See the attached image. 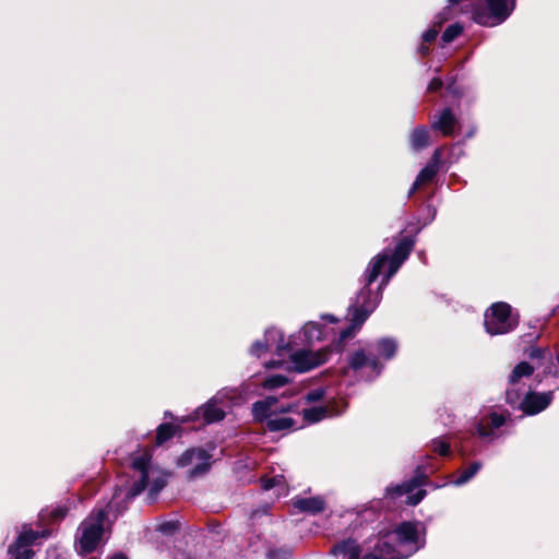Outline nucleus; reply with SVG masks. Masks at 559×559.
<instances>
[{
    "instance_id": "18",
    "label": "nucleus",
    "mask_w": 559,
    "mask_h": 559,
    "mask_svg": "<svg viewBox=\"0 0 559 559\" xmlns=\"http://www.w3.org/2000/svg\"><path fill=\"white\" fill-rule=\"evenodd\" d=\"M530 358L537 360H546L550 364L549 367H545L544 371L559 378V355L555 358L550 352L544 350L538 347H533L528 354Z\"/></svg>"
},
{
    "instance_id": "14",
    "label": "nucleus",
    "mask_w": 559,
    "mask_h": 559,
    "mask_svg": "<svg viewBox=\"0 0 559 559\" xmlns=\"http://www.w3.org/2000/svg\"><path fill=\"white\" fill-rule=\"evenodd\" d=\"M535 367L531 366L528 362L522 361L518 364L511 374L509 376V388L507 389V402L514 406L520 401V388L521 381L523 378H528Z\"/></svg>"
},
{
    "instance_id": "29",
    "label": "nucleus",
    "mask_w": 559,
    "mask_h": 559,
    "mask_svg": "<svg viewBox=\"0 0 559 559\" xmlns=\"http://www.w3.org/2000/svg\"><path fill=\"white\" fill-rule=\"evenodd\" d=\"M287 383V378L281 374L271 376L264 380L263 386L264 389H276L282 388Z\"/></svg>"
},
{
    "instance_id": "41",
    "label": "nucleus",
    "mask_w": 559,
    "mask_h": 559,
    "mask_svg": "<svg viewBox=\"0 0 559 559\" xmlns=\"http://www.w3.org/2000/svg\"><path fill=\"white\" fill-rule=\"evenodd\" d=\"M323 319H326V320H329L332 323L336 321V319L333 316H330V314L324 316Z\"/></svg>"
},
{
    "instance_id": "28",
    "label": "nucleus",
    "mask_w": 559,
    "mask_h": 559,
    "mask_svg": "<svg viewBox=\"0 0 559 559\" xmlns=\"http://www.w3.org/2000/svg\"><path fill=\"white\" fill-rule=\"evenodd\" d=\"M174 433H175V428L173 425H170V424L159 425V427L157 428V436H156L157 444L164 443L165 441L170 439L174 436Z\"/></svg>"
},
{
    "instance_id": "6",
    "label": "nucleus",
    "mask_w": 559,
    "mask_h": 559,
    "mask_svg": "<svg viewBox=\"0 0 559 559\" xmlns=\"http://www.w3.org/2000/svg\"><path fill=\"white\" fill-rule=\"evenodd\" d=\"M484 324L487 333L498 335L512 331L518 324V319L512 314L508 304L496 302L486 311Z\"/></svg>"
},
{
    "instance_id": "39",
    "label": "nucleus",
    "mask_w": 559,
    "mask_h": 559,
    "mask_svg": "<svg viewBox=\"0 0 559 559\" xmlns=\"http://www.w3.org/2000/svg\"><path fill=\"white\" fill-rule=\"evenodd\" d=\"M419 52H420L421 55H427V53L429 52V48H428L427 46H425V45H421V46L419 47Z\"/></svg>"
},
{
    "instance_id": "31",
    "label": "nucleus",
    "mask_w": 559,
    "mask_h": 559,
    "mask_svg": "<svg viewBox=\"0 0 559 559\" xmlns=\"http://www.w3.org/2000/svg\"><path fill=\"white\" fill-rule=\"evenodd\" d=\"M432 451L440 455H448L450 452V444L443 439H435L431 442Z\"/></svg>"
},
{
    "instance_id": "43",
    "label": "nucleus",
    "mask_w": 559,
    "mask_h": 559,
    "mask_svg": "<svg viewBox=\"0 0 559 559\" xmlns=\"http://www.w3.org/2000/svg\"><path fill=\"white\" fill-rule=\"evenodd\" d=\"M277 364H278V362L271 361V362L265 364V366H266L267 368H270V367H275V366H277Z\"/></svg>"
},
{
    "instance_id": "36",
    "label": "nucleus",
    "mask_w": 559,
    "mask_h": 559,
    "mask_svg": "<svg viewBox=\"0 0 559 559\" xmlns=\"http://www.w3.org/2000/svg\"><path fill=\"white\" fill-rule=\"evenodd\" d=\"M176 528L177 525L174 522H165L158 526V531L163 534H171Z\"/></svg>"
},
{
    "instance_id": "44",
    "label": "nucleus",
    "mask_w": 559,
    "mask_h": 559,
    "mask_svg": "<svg viewBox=\"0 0 559 559\" xmlns=\"http://www.w3.org/2000/svg\"><path fill=\"white\" fill-rule=\"evenodd\" d=\"M460 1H461V0H449V3H450L451 5H454V4L459 3Z\"/></svg>"
},
{
    "instance_id": "33",
    "label": "nucleus",
    "mask_w": 559,
    "mask_h": 559,
    "mask_svg": "<svg viewBox=\"0 0 559 559\" xmlns=\"http://www.w3.org/2000/svg\"><path fill=\"white\" fill-rule=\"evenodd\" d=\"M324 396V390L321 388L309 391L305 395V400L309 403L322 400Z\"/></svg>"
},
{
    "instance_id": "2",
    "label": "nucleus",
    "mask_w": 559,
    "mask_h": 559,
    "mask_svg": "<svg viewBox=\"0 0 559 559\" xmlns=\"http://www.w3.org/2000/svg\"><path fill=\"white\" fill-rule=\"evenodd\" d=\"M414 243L412 238L405 237L396 245L392 254L382 251L370 261L364 276L365 286L349 307L352 323L341 331L338 343L354 336L373 312L382 298V290L408 258Z\"/></svg>"
},
{
    "instance_id": "15",
    "label": "nucleus",
    "mask_w": 559,
    "mask_h": 559,
    "mask_svg": "<svg viewBox=\"0 0 559 559\" xmlns=\"http://www.w3.org/2000/svg\"><path fill=\"white\" fill-rule=\"evenodd\" d=\"M423 484L421 476L417 475L409 481H405L403 484H399L395 486H390L386 488V493L391 497H400L403 495H408L406 498V503L411 506L418 504L426 496V491L424 489H418L416 493L409 495L414 489L419 487Z\"/></svg>"
},
{
    "instance_id": "23",
    "label": "nucleus",
    "mask_w": 559,
    "mask_h": 559,
    "mask_svg": "<svg viewBox=\"0 0 559 559\" xmlns=\"http://www.w3.org/2000/svg\"><path fill=\"white\" fill-rule=\"evenodd\" d=\"M305 341L311 344L314 341H320L325 337L326 332L318 322H308L304 325L301 331Z\"/></svg>"
},
{
    "instance_id": "20",
    "label": "nucleus",
    "mask_w": 559,
    "mask_h": 559,
    "mask_svg": "<svg viewBox=\"0 0 559 559\" xmlns=\"http://www.w3.org/2000/svg\"><path fill=\"white\" fill-rule=\"evenodd\" d=\"M331 552L336 557L342 556L343 559H358L360 549L355 540L348 539L336 544Z\"/></svg>"
},
{
    "instance_id": "25",
    "label": "nucleus",
    "mask_w": 559,
    "mask_h": 559,
    "mask_svg": "<svg viewBox=\"0 0 559 559\" xmlns=\"http://www.w3.org/2000/svg\"><path fill=\"white\" fill-rule=\"evenodd\" d=\"M261 485L264 490H270L273 488H277V495H286L287 493V484L284 475H275L273 477H263L261 478Z\"/></svg>"
},
{
    "instance_id": "40",
    "label": "nucleus",
    "mask_w": 559,
    "mask_h": 559,
    "mask_svg": "<svg viewBox=\"0 0 559 559\" xmlns=\"http://www.w3.org/2000/svg\"><path fill=\"white\" fill-rule=\"evenodd\" d=\"M108 559H127V557L122 554H116L114 555L112 557L108 558Z\"/></svg>"
},
{
    "instance_id": "8",
    "label": "nucleus",
    "mask_w": 559,
    "mask_h": 559,
    "mask_svg": "<svg viewBox=\"0 0 559 559\" xmlns=\"http://www.w3.org/2000/svg\"><path fill=\"white\" fill-rule=\"evenodd\" d=\"M237 396L235 389H223L212 397L204 406L199 407L194 412V417H202L206 424H212L222 420L225 417V412L221 405H224L225 400H234Z\"/></svg>"
},
{
    "instance_id": "17",
    "label": "nucleus",
    "mask_w": 559,
    "mask_h": 559,
    "mask_svg": "<svg viewBox=\"0 0 559 559\" xmlns=\"http://www.w3.org/2000/svg\"><path fill=\"white\" fill-rule=\"evenodd\" d=\"M456 119L450 108H445L441 111L439 117L432 121L431 127L435 130H439L442 132L443 135H453L455 127H456Z\"/></svg>"
},
{
    "instance_id": "1",
    "label": "nucleus",
    "mask_w": 559,
    "mask_h": 559,
    "mask_svg": "<svg viewBox=\"0 0 559 559\" xmlns=\"http://www.w3.org/2000/svg\"><path fill=\"white\" fill-rule=\"evenodd\" d=\"M133 483L128 489L120 486L105 508L95 509L80 524L75 534L74 547L80 555L95 551L104 540L105 522L110 514L116 519L127 509V503L146 487L148 498L154 500L166 486L167 474L151 463V453L145 450L132 460Z\"/></svg>"
},
{
    "instance_id": "10",
    "label": "nucleus",
    "mask_w": 559,
    "mask_h": 559,
    "mask_svg": "<svg viewBox=\"0 0 559 559\" xmlns=\"http://www.w3.org/2000/svg\"><path fill=\"white\" fill-rule=\"evenodd\" d=\"M48 535L46 530L33 531L32 528L24 527L15 544L9 548L10 559H32L34 551L31 549V546L34 545L37 539L46 538Z\"/></svg>"
},
{
    "instance_id": "13",
    "label": "nucleus",
    "mask_w": 559,
    "mask_h": 559,
    "mask_svg": "<svg viewBox=\"0 0 559 559\" xmlns=\"http://www.w3.org/2000/svg\"><path fill=\"white\" fill-rule=\"evenodd\" d=\"M552 401V392L537 393L520 390V401L514 405L519 406L527 415H536L546 409Z\"/></svg>"
},
{
    "instance_id": "34",
    "label": "nucleus",
    "mask_w": 559,
    "mask_h": 559,
    "mask_svg": "<svg viewBox=\"0 0 559 559\" xmlns=\"http://www.w3.org/2000/svg\"><path fill=\"white\" fill-rule=\"evenodd\" d=\"M439 33V28L438 27H431L429 29H427L424 35H423V40L424 43H431L436 39L437 35Z\"/></svg>"
},
{
    "instance_id": "19",
    "label": "nucleus",
    "mask_w": 559,
    "mask_h": 559,
    "mask_svg": "<svg viewBox=\"0 0 559 559\" xmlns=\"http://www.w3.org/2000/svg\"><path fill=\"white\" fill-rule=\"evenodd\" d=\"M293 506L301 512L317 514L324 510L325 502L321 497L297 498L294 500Z\"/></svg>"
},
{
    "instance_id": "3",
    "label": "nucleus",
    "mask_w": 559,
    "mask_h": 559,
    "mask_svg": "<svg viewBox=\"0 0 559 559\" xmlns=\"http://www.w3.org/2000/svg\"><path fill=\"white\" fill-rule=\"evenodd\" d=\"M373 551L362 559H404L416 552L423 545L416 524L402 523L393 532L376 538Z\"/></svg>"
},
{
    "instance_id": "11",
    "label": "nucleus",
    "mask_w": 559,
    "mask_h": 559,
    "mask_svg": "<svg viewBox=\"0 0 559 559\" xmlns=\"http://www.w3.org/2000/svg\"><path fill=\"white\" fill-rule=\"evenodd\" d=\"M508 414L490 412L476 423V433L485 441H493L501 436L500 429L507 421Z\"/></svg>"
},
{
    "instance_id": "21",
    "label": "nucleus",
    "mask_w": 559,
    "mask_h": 559,
    "mask_svg": "<svg viewBox=\"0 0 559 559\" xmlns=\"http://www.w3.org/2000/svg\"><path fill=\"white\" fill-rule=\"evenodd\" d=\"M264 341L266 346H271L278 355H282L287 348V344L284 341V336L280 330L269 329L265 331Z\"/></svg>"
},
{
    "instance_id": "12",
    "label": "nucleus",
    "mask_w": 559,
    "mask_h": 559,
    "mask_svg": "<svg viewBox=\"0 0 559 559\" xmlns=\"http://www.w3.org/2000/svg\"><path fill=\"white\" fill-rule=\"evenodd\" d=\"M328 354V349H300L292 354L290 360L297 371L306 372L325 362Z\"/></svg>"
},
{
    "instance_id": "37",
    "label": "nucleus",
    "mask_w": 559,
    "mask_h": 559,
    "mask_svg": "<svg viewBox=\"0 0 559 559\" xmlns=\"http://www.w3.org/2000/svg\"><path fill=\"white\" fill-rule=\"evenodd\" d=\"M442 87V81L439 78H435L430 81L428 85L429 92H437Z\"/></svg>"
},
{
    "instance_id": "42",
    "label": "nucleus",
    "mask_w": 559,
    "mask_h": 559,
    "mask_svg": "<svg viewBox=\"0 0 559 559\" xmlns=\"http://www.w3.org/2000/svg\"><path fill=\"white\" fill-rule=\"evenodd\" d=\"M276 554H277V552H276V551H274V550L270 551V552H269V555H267V556H269V559H275Z\"/></svg>"
},
{
    "instance_id": "35",
    "label": "nucleus",
    "mask_w": 559,
    "mask_h": 559,
    "mask_svg": "<svg viewBox=\"0 0 559 559\" xmlns=\"http://www.w3.org/2000/svg\"><path fill=\"white\" fill-rule=\"evenodd\" d=\"M67 512H68L67 508L58 507L51 511L50 516L53 521H58V520L63 519L66 516Z\"/></svg>"
},
{
    "instance_id": "4",
    "label": "nucleus",
    "mask_w": 559,
    "mask_h": 559,
    "mask_svg": "<svg viewBox=\"0 0 559 559\" xmlns=\"http://www.w3.org/2000/svg\"><path fill=\"white\" fill-rule=\"evenodd\" d=\"M276 404L277 399L274 396L255 402L252 406L254 418L265 420V426L270 431L293 430L302 427L298 420L300 413L295 409L293 404H282L278 407Z\"/></svg>"
},
{
    "instance_id": "24",
    "label": "nucleus",
    "mask_w": 559,
    "mask_h": 559,
    "mask_svg": "<svg viewBox=\"0 0 559 559\" xmlns=\"http://www.w3.org/2000/svg\"><path fill=\"white\" fill-rule=\"evenodd\" d=\"M397 349V344L393 338L384 337L377 342L376 350L380 358L385 360L391 359Z\"/></svg>"
},
{
    "instance_id": "38",
    "label": "nucleus",
    "mask_w": 559,
    "mask_h": 559,
    "mask_svg": "<svg viewBox=\"0 0 559 559\" xmlns=\"http://www.w3.org/2000/svg\"><path fill=\"white\" fill-rule=\"evenodd\" d=\"M449 10H450V9H445V10H444V12H443V13H441V14L438 16V19H440V20L438 21L439 26H440L444 21H447V20H449V19H450V16H449Z\"/></svg>"
},
{
    "instance_id": "27",
    "label": "nucleus",
    "mask_w": 559,
    "mask_h": 559,
    "mask_svg": "<svg viewBox=\"0 0 559 559\" xmlns=\"http://www.w3.org/2000/svg\"><path fill=\"white\" fill-rule=\"evenodd\" d=\"M481 468V464L479 462H473L468 467L463 469L459 477L452 480V484L455 486H462L469 481Z\"/></svg>"
},
{
    "instance_id": "22",
    "label": "nucleus",
    "mask_w": 559,
    "mask_h": 559,
    "mask_svg": "<svg viewBox=\"0 0 559 559\" xmlns=\"http://www.w3.org/2000/svg\"><path fill=\"white\" fill-rule=\"evenodd\" d=\"M302 421L306 424H316L328 416H331V411L325 406H314L310 408H304L302 412Z\"/></svg>"
},
{
    "instance_id": "5",
    "label": "nucleus",
    "mask_w": 559,
    "mask_h": 559,
    "mask_svg": "<svg viewBox=\"0 0 559 559\" xmlns=\"http://www.w3.org/2000/svg\"><path fill=\"white\" fill-rule=\"evenodd\" d=\"M515 8V0H479L473 5V20L484 26L504 22Z\"/></svg>"
},
{
    "instance_id": "26",
    "label": "nucleus",
    "mask_w": 559,
    "mask_h": 559,
    "mask_svg": "<svg viewBox=\"0 0 559 559\" xmlns=\"http://www.w3.org/2000/svg\"><path fill=\"white\" fill-rule=\"evenodd\" d=\"M429 132L426 128H416L411 135V143L414 150H421L428 145Z\"/></svg>"
},
{
    "instance_id": "30",
    "label": "nucleus",
    "mask_w": 559,
    "mask_h": 559,
    "mask_svg": "<svg viewBox=\"0 0 559 559\" xmlns=\"http://www.w3.org/2000/svg\"><path fill=\"white\" fill-rule=\"evenodd\" d=\"M463 28L460 24L455 23L445 28V31L442 34V40L444 43H451L459 35H461Z\"/></svg>"
},
{
    "instance_id": "7",
    "label": "nucleus",
    "mask_w": 559,
    "mask_h": 559,
    "mask_svg": "<svg viewBox=\"0 0 559 559\" xmlns=\"http://www.w3.org/2000/svg\"><path fill=\"white\" fill-rule=\"evenodd\" d=\"M177 465L179 467H189V478H197L210 471L212 455L202 448H192L178 457Z\"/></svg>"
},
{
    "instance_id": "9",
    "label": "nucleus",
    "mask_w": 559,
    "mask_h": 559,
    "mask_svg": "<svg viewBox=\"0 0 559 559\" xmlns=\"http://www.w3.org/2000/svg\"><path fill=\"white\" fill-rule=\"evenodd\" d=\"M348 367L359 378L367 381L377 378L383 368L377 357L367 355L362 349H358L350 355Z\"/></svg>"
},
{
    "instance_id": "32",
    "label": "nucleus",
    "mask_w": 559,
    "mask_h": 559,
    "mask_svg": "<svg viewBox=\"0 0 559 559\" xmlns=\"http://www.w3.org/2000/svg\"><path fill=\"white\" fill-rule=\"evenodd\" d=\"M265 350H272L271 346H266L265 341H257L251 346L250 353L257 357H260Z\"/></svg>"
},
{
    "instance_id": "16",
    "label": "nucleus",
    "mask_w": 559,
    "mask_h": 559,
    "mask_svg": "<svg viewBox=\"0 0 559 559\" xmlns=\"http://www.w3.org/2000/svg\"><path fill=\"white\" fill-rule=\"evenodd\" d=\"M440 157H441V151L436 150L432 155L431 160L418 174L415 182L413 183V186L408 192V195H412L418 189L419 186L430 182L435 178V176L437 175V173L439 170Z\"/></svg>"
}]
</instances>
